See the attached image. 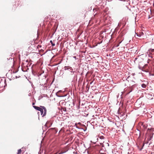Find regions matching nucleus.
Instances as JSON below:
<instances>
[{
	"instance_id": "obj_1",
	"label": "nucleus",
	"mask_w": 154,
	"mask_h": 154,
	"mask_svg": "<svg viewBox=\"0 0 154 154\" xmlns=\"http://www.w3.org/2000/svg\"><path fill=\"white\" fill-rule=\"evenodd\" d=\"M40 107H42V108L39 111L41 112V115H43L42 116H45L46 115V109L44 106H40Z\"/></svg>"
},
{
	"instance_id": "obj_2",
	"label": "nucleus",
	"mask_w": 154,
	"mask_h": 154,
	"mask_svg": "<svg viewBox=\"0 0 154 154\" xmlns=\"http://www.w3.org/2000/svg\"><path fill=\"white\" fill-rule=\"evenodd\" d=\"M33 107L39 111L41 109V108L36 106H33Z\"/></svg>"
},
{
	"instance_id": "obj_3",
	"label": "nucleus",
	"mask_w": 154,
	"mask_h": 154,
	"mask_svg": "<svg viewBox=\"0 0 154 154\" xmlns=\"http://www.w3.org/2000/svg\"><path fill=\"white\" fill-rule=\"evenodd\" d=\"M144 35V33L143 32H140L139 34V36L140 37L141 36L143 35Z\"/></svg>"
},
{
	"instance_id": "obj_4",
	"label": "nucleus",
	"mask_w": 154,
	"mask_h": 154,
	"mask_svg": "<svg viewBox=\"0 0 154 154\" xmlns=\"http://www.w3.org/2000/svg\"><path fill=\"white\" fill-rule=\"evenodd\" d=\"M22 152V150L21 149H20L18 150L17 154H20Z\"/></svg>"
},
{
	"instance_id": "obj_5",
	"label": "nucleus",
	"mask_w": 154,
	"mask_h": 154,
	"mask_svg": "<svg viewBox=\"0 0 154 154\" xmlns=\"http://www.w3.org/2000/svg\"><path fill=\"white\" fill-rule=\"evenodd\" d=\"M141 86L142 87V88H146V85L145 84H142V85H141Z\"/></svg>"
},
{
	"instance_id": "obj_6",
	"label": "nucleus",
	"mask_w": 154,
	"mask_h": 154,
	"mask_svg": "<svg viewBox=\"0 0 154 154\" xmlns=\"http://www.w3.org/2000/svg\"><path fill=\"white\" fill-rule=\"evenodd\" d=\"M50 42L51 44H52V46L55 45V44H53V42H52V41L51 40L50 41Z\"/></svg>"
},
{
	"instance_id": "obj_7",
	"label": "nucleus",
	"mask_w": 154,
	"mask_h": 154,
	"mask_svg": "<svg viewBox=\"0 0 154 154\" xmlns=\"http://www.w3.org/2000/svg\"><path fill=\"white\" fill-rule=\"evenodd\" d=\"M60 152L58 154H62L64 152Z\"/></svg>"
},
{
	"instance_id": "obj_8",
	"label": "nucleus",
	"mask_w": 154,
	"mask_h": 154,
	"mask_svg": "<svg viewBox=\"0 0 154 154\" xmlns=\"http://www.w3.org/2000/svg\"><path fill=\"white\" fill-rule=\"evenodd\" d=\"M122 40L119 43V44L117 45V46H119V44H120L122 42Z\"/></svg>"
},
{
	"instance_id": "obj_9",
	"label": "nucleus",
	"mask_w": 154,
	"mask_h": 154,
	"mask_svg": "<svg viewBox=\"0 0 154 154\" xmlns=\"http://www.w3.org/2000/svg\"><path fill=\"white\" fill-rule=\"evenodd\" d=\"M147 66V65H146L144 67H143V68H144L145 67H146Z\"/></svg>"
},
{
	"instance_id": "obj_10",
	"label": "nucleus",
	"mask_w": 154,
	"mask_h": 154,
	"mask_svg": "<svg viewBox=\"0 0 154 154\" xmlns=\"http://www.w3.org/2000/svg\"><path fill=\"white\" fill-rule=\"evenodd\" d=\"M32 104V105L33 106L35 104V103H33Z\"/></svg>"
},
{
	"instance_id": "obj_11",
	"label": "nucleus",
	"mask_w": 154,
	"mask_h": 154,
	"mask_svg": "<svg viewBox=\"0 0 154 154\" xmlns=\"http://www.w3.org/2000/svg\"><path fill=\"white\" fill-rule=\"evenodd\" d=\"M144 144H143V146H144Z\"/></svg>"
},
{
	"instance_id": "obj_12",
	"label": "nucleus",
	"mask_w": 154,
	"mask_h": 154,
	"mask_svg": "<svg viewBox=\"0 0 154 154\" xmlns=\"http://www.w3.org/2000/svg\"><path fill=\"white\" fill-rule=\"evenodd\" d=\"M142 148L140 149V150H141L142 149Z\"/></svg>"
},
{
	"instance_id": "obj_13",
	"label": "nucleus",
	"mask_w": 154,
	"mask_h": 154,
	"mask_svg": "<svg viewBox=\"0 0 154 154\" xmlns=\"http://www.w3.org/2000/svg\"><path fill=\"white\" fill-rule=\"evenodd\" d=\"M54 154H57V153H55Z\"/></svg>"
}]
</instances>
